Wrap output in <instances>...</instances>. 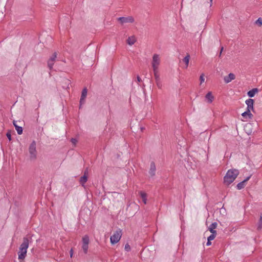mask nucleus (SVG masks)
Listing matches in <instances>:
<instances>
[{"label":"nucleus","instance_id":"nucleus-1","mask_svg":"<svg viewBox=\"0 0 262 262\" xmlns=\"http://www.w3.org/2000/svg\"><path fill=\"white\" fill-rule=\"evenodd\" d=\"M239 172L237 169H229L224 178V183L227 185L232 183L238 176Z\"/></svg>","mask_w":262,"mask_h":262},{"label":"nucleus","instance_id":"nucleus-2","mask_svg":"<svg viewBox=\"0 0 262 262\" xmlns=\"http://www.w3.org/2000/svg\"><path fill=\"white\" fill-rule=\"evenodd\" d=\"M161 62V57L158 54H154L151 62L152 70H159Z\"/></svg>","mask_w":262,"mask_h":262},{"label":"nucleus","instance_id":"nucleus-3","mask_svg":"<svg viewBox=\"0 0 262 262\" xmlns=\"http://www.w3.org/2000/svg\"><path fill=\"white\" fill-rule=\"evenodd\" d=\"M121 237V231L119 230H117L112 236H111V242L112 244H115L118 243Z\"/></svg>","mask_w":262,"mask_h":262},{"label":"nucleus","instance_id":"nucleus-4","mask_svg":"<svg viewBox=\"0 0 262 262\" xmlns=\"http://www.w3.org/2000/svg\"><path fill=\"white\" fill-rule=\"evenodd\" d=\"M31 159H35L36 157V142L33 141L29 148Z\"/></svg>","mask_w":262,"mask_h":262},{"label":"nucleus","instance_id":"nucleus-5","mask_svg":"<svg viewBox=\"0 0 262 262\" xmlns=\"http://www.w3.org/2000/svg\"><path fill=\"white\" fill-rule=\"evenodd\" d=\"M57 55V52H55L49 59L48 61V67L50 69V70L52 69L53 66L56 61Z\"/></svg>","mask_w":262,"mask_h":262},{"label":"nucleus","instance_id":"nucleus-6","mask_svg":"<svg viewBox=\"0 0 262 262\" xmlns=\"http://www.w3.org/2000/svg\"><path fill=\"white\" fill-rule=\"evenodd\" d=\"M28 247H22L20 248L18 252V259L19 260H23L26 256L27 252V248Z\"/></svg>","mask_w":262,"mask_h":262},{"label":"nucleus","instance_id":"nucleus-7","mask_svg":"<svg viewBox=\"0 0 262 262\" xmlns=\"http://www.w3.org/2000/svg\"><path fill=\"white\" fill-rule=\"evenodd\" d=\"M118 20L120 21L122 24L127 23H133L134 20V18L132 16L128 17H120L118 18Z\"/></svg>","mask_w":262,"mask_h":262},{"label":"nucleus","instance_id":"nucleus-8","mask_svg":"<svg viewBox=\"0 0 262 262\" xmlns=\"http://www.w3.org/2000/svg\"><path fill=\"white\" fill-rule=\"evenodd\" d=\"M87 93H88L87 89L86 88H84L82 91L81 95V97H80V105H81L82 104L84 103L85 99L87 96Z\"/></svg>","mask_w":262,"mask_h":262},{"label":"nucleus","instance_id":"nucleus-9","mask_svg":"<svg viewBox=\"0 0 262 262\" xmlns=\"http://www.w3.org/2000/svg\"><path fill=\"white\" fill-rule=\"evenodd\" d=\"M156 165L154 162L150 163V169L149 170V174L151 177H153L156 174Z\"/></svg>","mask_w":262,"mask_h":262},{"label":"nucleus","instance_id":"nucleus-10","mask_svg":"<svg viewBox=\"0 0 262 262\" xmlns=\"http://www.w3.org/2000/svg\"><path fill=\"white\" fill-rule=\"evenodd\" d=\"M137 41V38L134 35L129 36L126 39V43L129 45H133Z\"/></svg>","mask_w":262,"mask_h":262},{"label":"nucleus","instance_id":"nucleus-11","mask_svg":"<svg viewBox=\"0 0 262 262\" xmlns=\"http://www.w3.org/2000/svg\"><path fill=\"white\" fill-rule=\"evenodd\" d=\"M235 79V75L233 73H230L228 76H225L224 78V81L226 83H229L232 80Z\"/></svg>","mask_w":262,"mask_h":262},{"label":"nucleus","instance_id":"nucleus-12","mask_svg":"<svg viewBox=\"0 0 262 262\" xmlns=\"http://www.w3.org/2000/svg\"><path fill=\"white\" fill-rule=\"evenodd\" d=\"M250 177H251V176H249L246 179H245L244 181L238 183L236 186L238 190H240V189H242V188H243L245 187V183L247 182L250 179Z\"/></svg>","mask_w":262,"mask_h":262},{"label":"nucleus","instance_id":"nucleus-13","mask_svg":"<svg viewBox=\"0 0 262 262\" xmlns=\"http://www.w3.org/2000/svg\"><path fill=\"white\" fill-rule=\"evenodd\" d=\"M31 239L30 236L24 237L23 242L20 246H29V244H32Z\"/></svg>","mask_w":262,"mask_h":262},{"label":"nucleus","instance_id":"nucleus-14","mask_svg":"<svg viewBox=\"0 0 262 262\" xmlns=\"http://www.w3.org/2000/svg\"><path fill=\"white\" fill-rule=\"evenodd\" d=\"M139 193L140 194V197L142 199V201L144 204L147 203V194L143 191H139Z\"/></svg>","mask_w":262,"mask_h":262},{"label":"nucleus","instance_id":"nucleus-15","mask_svg":"<svg viewBox=\"0 0 262 262\" xmlns=\"http://www.w3.org/2000/svg\"><path fill=\"white\" fill-rule=\"evenodd\" d=\"M14 126H15V129L17 131V133L18 135H21L23 133V128L20 126H18L16 124V121H13V122Z\"/></svg>","mask_w":262,"mask_h":262},{"label":"nucleus","instance_id":"nucleus-16","mask_svg":"<svg viewBox=\"0 0 262 262\" xmlns=\"http://www.w3.org/2000/svg\"><path fill=\"white\" fill-rule=\"evenodd\" d=\"M216 226H217L216 223H213L210 225V226L209 227V229L211 233H216V231L214 230V229L216 228Z\"/></svg>","mask_w":262,"mask_h":262},{"label":"nucleus","instance_id":"nucleus-17","mask_svg":"<svg viewBox=\"0 0 262 262\" xmlns=\"http://www.w3.org/2000/svg\"><path fill=\"white\" fill-rule=\"evenodd\" d=\"M257 92H258L257 89L255 88V89H253L249 91L248 92L247 94L249 97L251 98V97H254V95H255V93H257Z\"/></svg>","mask_w":262,"mask_h":262},{"label":"nucleus","instance_id":"nucleus-18","mask_svg":"<svg viewBox=\"0 0 262 262\" xmlns=\"http://www.w3.org/2000/svg\"><path fill=\"white\" fill-rule=\"evenodd\" d=\"M87 181H88V176H83L80 177V180H79V182L82 186H84L85 183Z\"/></svg>","mask_w":262,"mask_h":262},{"label":"nucleus","instance_id":"nucleus-19","mask_svg":"<svg viewBox=\"0 0 262 262\" xmlns=\"http://www.w3.org/2000/svg\"><path fill=\"white\" fill-rule=\"evenodd\" d=\"M206 99L208 100L209 103H211L212 102L213 99V96L212 95L211 92H208L205 96Z\"/></svg>","mask_w":262,"mask_h":262},{"label":"nucleus","instance_id":"nucleus-20","mask_svg":"<svg viewBox=\"0 0 262 262\" xmlns=\"http://www.w3.org/2000/svg\"><path fill=\"white\" fill-rule=\"evenodd\" d=\"M190 59V55L187 54V55L183 58V61L185 63V68H187L189 64Z\"/></svg>","mask_w":262,"mask_h":262},{"label":"nucleus","instance_id":"nucleus-21","mask_svg":"<svg viewBox=\"0 0 262 262\" xmlns=\"http://www.w3.org/2000/svg\"><path fill=\"white\" fill-rule=\"evenodd\" d=\"M155 81L161 80L160 74L159 73V70H153Z\"/></svg>","mask_w":262,"mask_h":262},{"label":"nucleus","instance_id":"nucleus-22","mask_svg":"<svg viewBox=\"0 0 262 262\" xmlns=\"http://www.w3.org/2000/svg\"><path fill=\"white\" fill-rule=\"evenodd\" d=\"M83 246H88L89 243V237L87 235H85L82 238Z\"/></svg>","mask_w":262,"mask_h":262},{"label":"nucleus","instance_id":"nucleus-23","mask_svg":"<svg viewBox=\"0 0 262 262\" xmlns=\"http://www.w3.org/2000/svg\"><path fill=\"white\" fill-rule=\"evenodd\" d=\"M242 116L244 117H246V116H248L249 118H251L252 117V114L249 111L247 110L245 112L242 114Z\"/></svg>","mask_w":262,"mask_h":262},{"label":"nucleus","instance_id":"nucleus-24","mask_svg":"<svg viewBox=\"0 0 262 262\" xmlns=\"http://www.w3.org/2000/svg\"><path fill=\"white\" fill-rule=\"evenodd\" d=\"M262 228V215H260L259 222L257 226V230H260Z\"/></svg>","mask_w":262,"mask_h":262},{"label":"nucleus","instance_id":"nucleus-25","mask_svg":"<svg viewBox=\"0 0 262 262\" xmlns=\"http://www.w3.org/2000/svg\"><path fill=\"white\" fill-rule=\"evenodd\" d=\"M245 102L247 106H253L254 100L252 99H248Z\"/></svg>","mask_w":262,"mask_h":262},{"label":"nucleus","instance_id":"nucleus-26","mask_svg":"<svg viewBox=\"0 0 262 262\" xmlns=\"http://www.w3.org/2000/svg\"><path fill=\"white\" fill-rule=\"evenodd\" d=\"M156 83L157 87L159 89H162L163 84H162V82L161 80L156 81Z\"/></svg>","mask_w":262,"mask_h":262},{"label":"nucleus","instance_id":"nucleus-27","mask_svg":"<svg viewBox=\"0 0 262 262\" xmlns=\"http://www.w3.org/2000/svg\"><path fill=\"white\" fill-rule=\"evenodd\" d=\"M255 23L258 25L259 26H261L262 25V19L261 18L259 17L258 18L256 21H255Z\"/></svg>","mask_w":262,"mask_h":262},{"label":"nucleus","instance_id":"nucleus-28","mask_svg":"<svg viewBox=\"0 0 262 262\" xmlns=\"http://www.w3.org/2000/svg\"><path fill=\"white\" fill-rule=\"evenodd\" d=\"M216 233H212L208 237V241H212L213 240L215 236Z\"/></svg>","mask_w":262,"mask_h":262},{"label":"nucleus","instance_id":"nucleus-29","mask_svg":"<svg viewBox=\"0 0 262 262\" xmlns=\"http://www.w3.org/2000/svg\"><path fill=\"white\" fill-rule=\"evenodd\" d=\"M200 84H202L203 82H204L205 81V78H204V74H202L201 75L200 77Z\"/></svg>","mask_w":262,"mask_h":262},{"label":"nucleus","instance_id":"nucleus-30","mask_svg":"<svg viewBox=\"0 0 262 262\" xmlns=\"http://www.w3.org/2000/svg\"><path fill=\"white\" fill-rule=\"evenodd\" d=\"M71 141L73 145H76L77 142V140L75 138H72Z\"/></svg>","mask_w":262,"mask_h":262},{"label":"nucleus","instance_id":"nucleus-31","mask_svg":"<svg viewBox=\"0 0 262 262\" xmlns=\"http://www.w3.org/2000/svg\"><path fill=\"white\" fill-rule=\"evenodd\" d=\"M253 106H247V110L249 111V112L251 111V110H253Z\"/></svg>","mask_w":262,"mask_h":262},{"label":"nucleus","instance_id":"nucleus-32","mask_svg":"<svg viewBox=\"0 0 262 262\" xmlns=\"http://www.w3.org/2000/svg\"><path fill=\"white\" fill-rule=\"evenodd\" d=\"M6 136H7V138H8L9 140L11 141V135L10 133H7L6 134Z\"/></svg>","mask_w":262,"mask_h":262},{"label":"nucleus","instance_id":"nucleus-33","mask_svg":"<svg viewBox=\"0 0 262 262\" xmlns=\"http://www.w3.org/2000/svg\"><path fill=\"white\" fill-rule=\"evenodd\" d=\"M88 175V168L84 170V175L83 176H86Z\"/></svg>","mask_w":262,"mask_h":262},{"label":"nucleus","instance_id":"nucleus-34","mask_svg":"<svg viewBox=\"0 0 262 262\" xmlns=\"http://www.w3.org/2000/svg\"><path fill=\"white\" fill-rule=\"evenodd\" d=\"M142 81L141 78L139 77V76H137V81L138 82H140Z\"/></svg>","mask_w":262,"mask_h":262},{"label":"nucleus","instance_id":"nucleus-35","mask_svg":"<svg viewBox=\"0 0 262 262\" xmlns=\"http://www.w3.org/2000/svg\"><path fill=\"white\" fill-rule=\"evenodd\" d=\"M83 250L84 252L86 253L88 250V247H83Z\"/></svg>","mask_w":262,"mask_h":262},{"label":"nucleus","instance_id":"nucleus-36","mask_svg":"<svg viewBox=\"0 0 262 262\" xmlns=\"http://www.w3.org/2000/svg\"><path fill=\"white\" fill-rule=\"evenodd\" d=\"M73 248H72L70 250V256L71 257H72L73 256Z\"/></svg>","mask_w":262,"mask_h":262},{"label":"nucleus","instance_id":"nucleus-37","mask_svg":"<svg viewBox=\"0 0 262 262\" xmlns=\"http://www.w3.org/2000/svg\"><path fill=\"white\" fill-rule=\"evenodd\" d=\"M130 247H125V250L126 251H128L130 250Z\"/></svg>","mask_w":262,"mask_h":262},{"label":"nucleus","instance_id":"nucleus-38","mask_svg":"<svg viewBox=\"0 0 262 262\" xmlns=\"http://www.w3.org/2000/svg\"><path fill=\"white\" fill-rule=\"evenodd\" d=\"M210 241H207V244H206V246H209V245H211V242H210Z\"/></svg>","mask_w":262,"mask_h":262},{"label":"nucleus","instance_id":"nucleus-39","mask_svg":"<svg viewBox=\"0 0 262 262\" xmlns=\"http://www.w3.org/2000/svg\"><path fill=\"white\" fill-rule=\"evenodd\" d=\"M223 50V47H222V48H221V52H220V55H219V56H220V57L221 56L222 52Z\"/></svg>","mask_w":262,"mask_h":262},{"label":"nucleus","instance_id":"nucleus-40","mask_svg":"<svg viewBox=\"0 0 262 262\" xmlns=\"http://www.w3.org/2000/svg\"><path fill=\"white\" fill-rule=\"evenodd\" d=\"M210 6L212 5V0H210Z\"/></svg>","mask_w":262,"mask_h":262}]
</instances>
